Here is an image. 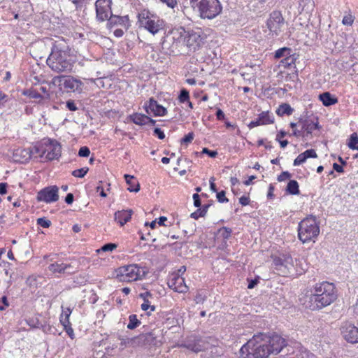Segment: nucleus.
Segmentation results:
<instances>
[{"label": "nucleus", "instance_id": "nucleus-54", "mask_svg": "<svg viewBox=\"0 0 358 358\" xmlns=\"http://www.w3.org/2000/svg\"><path fill=\"white\" fill-rule=\"evenodd\" d=\"M154 135L157 136L161 140L165 138L164 131H162L159 128H155L154 129Z\"/></svg>", "mask_w": 358, "mask_h": 358}, {"label": "nucleus", "instance_id": "nucleus-27", "mask_svg": "<svg viewBox=\"0 0 358 358\" xmlns=\"http://www.w3.org/2000/svg\"><path fill=\"white\" fill-rule=\"evenodd\" d=\"M293 108L288 103L281 104L276 110V113L279 116H283L284 115H289L293 112Z\"/></svg>", "mask_w": 358, "mask_h": 358}, {"label": "nucleus", "instance_id": "nucleus-32", "mask_svg": "<svg viewBox=\"0 0 358 358\" xmlns=\"http://www.w3.org/2000/svg\"><path fill=\"white\" fill-rule=\"evenodd\" d=\"M292 50L288 48H282L278 50H277L275 52V57L277 59L281 58V57H287L291 53Z\"/></svg>", "mask_w": 358, "mask_h": 358}, {"label": "nucleus", "instance_id": "nucleus-9", "mask_svg": "<svg viewBox=\"0 0 358 358\" xmlns=\"http://www.w3.org/2000/svg\"><path fill=\"white\" fill-rule=\"evenodd\" d=\"M117 278L120 281H136L144 275L145 272L136 264L120 267L117 271Z\"/></svg>", "mask_w": 358, "mask_h": 358}, {"label": "nucleus", "instance_id": "nucleus-39", "mask_svg": "<svg viewBox=\"0 0 358 358\" xmlns=\"http://www.w3.org/2000/svg\"><path fill=\"white\" fill-rule=\"evenodd\" d=\"M179 100L180 102L184 103L189 100V95L187 90L183 89L180 91V94L179 95Z\"/></svg>", "mask_w": 358, "mask_h": 358}, {"label": "nucleus", "instance_id": "nucleus-43", "mask_svg": "<svg viewBox=\"0 0 358 358\" xmlns=\"http://www.w3.org/2000/svg\"><path fill=\"white\" fill-rule=\"evenodd\" d=\"M306 160V156L303 153H301L298 155V157L294 161V166H299Z\"/></svg>", "mask_w": 358, "mask_h": 358}, {"label": "nucleus", "instance_id": "nucleus-48", "mask_svg": "<svg viewBox=\"0 0 358 358\" xmlns=\"http://www.w3.org/2000/svg\"><path fill=\"white\" fill-rule=\"evenodd\" d=\"M194 133L189 132L187 135H185L184 138H182L181 139V143H190L194 139Z\"/></svg>", "mask_w": 358, "mask_h": 358}, {"label": "nucleus", "instance_id": "nucleus-31", "mask_svg": "<svg viewBox=\"0 0 358 358\" xmlns=\"http://www.w3.org/2000/svg\"><path fill=\"white\" fill-rule=\"evenodd\" d=\"M258 118L260 120V122L264 124H268L273 122V118L269 115L268 112L262 113Z\"/></svg>", "mask_w": 358, "mask_h": 358}, {"label": "nucleus", "instance_id": "nucleus-61", "mask_svg": "<svg viewBox=\"0 0 358 358\" xmlns=\"http://www.w3.org/2000/svg\"><path fill=\"white\" fill-rule=\"evenodd\" d=\"M259 125H262V124L260 122L259 119L257 118V120H255L254 121H252L249 124V127L250 128H253V127H257V126H259Z\"/></svg>", "mask_w": 358, "mask_h": 358}, {"label": "nucleus", "instance_id": "nucleus-15", "mask_svg": "<svg viewBox=\"0 0 358 358\" xmlns=\"http://www.w3.org/2000/svg\"><path fill=\"white\" fill-rule=\"evenodd\" d=\"M167 283L169 287L176 292L185 293L188 290L185 279L179 274L172 273L170 275Z\"/></svg>", "mask_w": 358, "mask_h": 358}, {"label": "nucleus", "instance_id": "nucleus-33", "mask_svg": "<svg viewBox=\"0 0 358 358\" xmlns=\"http://www.w3.org/2000/svg\"><path fill=\"white\" fill-rule=\"evenodd\" d=\"M141 322L137 319L136 315H131L129 317V323L127 324V328L129 329H134L137 327L139 326Z\"/></svg>", "mask_w": 358, "mask_h": 358}, {"label": "nucleus", "instance_id": "nucleus-18", "mask_svg": "<svg viewBox=\"0 0 358 358\" xmlns=\"http://www.w3.org/2000/svg\"><path fill=\"white\" fill-rule=\"evenodd\" d=\"M144 108L148 114L152 113L157 116H164L167 112L164 107L159 105L152 98L150 99L148 103L145 104Z\"/></svg>", "mask_w": 358, "mask_h": 358}, {"label": "nucleus", "instance_id": "nucleus-51", "mask_svg": "<svg viewBox=\"0 0 358 358\" xmlns=\"http://www.w3.org/2000/svg\"><path fill=\"white\" fill-rule=\"evenodd\" d=\"M206 298V296L203 294L201 292H198L195 296L194 301L196 303H203Z\"/></svg>", "mask_w": 358, "mask_h": 358}, {"label": "nucleus", "instance_id": "nucleus-64", "mask_svg": "<svg viewBox=\"0 0 358 358\" xmlns=\"http://www.w3.org/2000/svg\"><path fill=\"white\" fill-rule=\"evenodd\" d=\"M287 134V133L285 131H280L277 135H276V138H275V140L277 141H280V140L285 137L286 135Z\"/></svg>", "mask_w": 358, "mask_h": 358}, {"label": "nucleus", "instance_id": "nucleus-19", "mask_svg": "<svg viewBox=\"0 0 358 358\" xmlns=\"http://www.w3.org/2000/svg\"><path fill=\"white\" fill-rule=\"evenodd\" d=\"M48 268L50 271L53 273H73L77 271V268L74 267L73 265L70 264H64V263H53L51 264Z\"/></svg>", "mask_w": 358, "mask_h": 358}, {"label": "nucleus", "instance_id": "nucleus-16", "mask_svg": "<svg viewBox=\"0 0 358 358\" xmlns=\"http://www.w3.org/2000/svg\"><path fill=\"white\" fill-rule=\"evenodd\" d=\"M185 41L190 50L195 51L203 43V38L199 32L192 31L185 37Z\"/></svg>", "mask_w": 358, "mask_h": 358}, {"label": "nucleus", "instance_id": "nucleus-10", "mask_svg": "<svg viewBox=\"0 0 358 358\" xmlns=\"http://www.w3.org/2000/svg\"><path fill=\"white\" fill-rule=\"evenodd\" d=\"M267 27L273 36H278L285 29V20L280 11H273L267 20Z\"/></svg>", "mask_w": 358, "mask_h": 358}, {"label": "nucleus", "instance_id": "nucleus-34", "mask_svg": "<svg viewBox=\"0 0 358 358\" xmlns=\"http://www.w3.org/2000/svg\"><path fill=\"white\" fill-rule=\"evenodd\" d=\"M348 145L352 150H358V136L356 133L351 134Z\"/></svg>", "mask_w": 358, "mask_h": 358}, {"label": "nucleus", "instance_id": "nucleus-24", "mask_svg": "<svg viewBox=\"0 0 358 358\" xmlns=\"http://www.w3.org/2000/svg\"><path fill=\"white\" fill-rule=\"evenodd\" d=\"M124 178L126 182L129 185L127 189L129 192H138L140 190V185L133 176L125 174Z\"/></svg>", "mask_w": 358, "mask_h": 358}, {"label": "nucleus", "instance_id": "nucleus-5", "mask_svg": "<svg viewBox=\"0 0 358 358\" xmlns=\"http://www.w3.org/2000/svg\"><path fill=\"white\" fill-rule=\"evenodd\" d=\"M189 4L201 19H214L222 10L219 0H189Z\"/></svg>", "mask_w": 358, "mask_h": 358}, {"label": "nucleus", "instance_id": "nucleus-41", "mask_svg": "<svg viewBox=\"0 0 358 358\" xmlns=\"http://www.w3.org/2000/svg\"><path fill=\"white\" fill-rule=\"evenodd\" d=\"M349 310L352 312L355 318L358 319V295L355 303L350 308Z\"/></svg>", "mask_w": 358, "mask_h": 358}, {"label": "nucleus", "instance_id": "nucleus-42", "mask_svg": "<svg viewBox=\"0 0 358 358\" xmlns=\"http://www.w3.org/2000/svg\"><path fill=\"white\" fill-rule=\"evenodd\" d=\"M90 150L89 148L86 146L81 147L78 151V155L83 157H87L90 155Z\"/></svg>", "mask_w": 358, "mask_h": 358}, {"label": "nucleus", "instance_id": "nucleus-60", "mask_svg": "<svg viewBox=\"0 0 358 358\" xmlns=\"http://www.w3.org/2000/svg\"><path fill=\"white\" fill-rule=\"evenodd\" d=\"M1 301H2V303H3L4 306H0V310H3L6 307H8L9 306V303L8 302L7 297L5 296H3L1 298Z\"/></svg>", "mask_w": 358, "mask_h": 358}, {"label": "nucleus", "instance_id": "nucleus-45", "mask_svg": "<svg viewBox=\"0 0 358 358\" xmlns=\"http://www.w3.org/2000/svg\"><path fill=\"white\" fill-rule=\"evenodd\" d=\"M163 3H165L169 8L174 9L178 6L177 0H159Z\"/></svg>", "mask_w": 358, "mask_h": 358}, {"label": "nucleus", "instance_id": "nucleus-55", "mask_svg": "<svg viewBox=\"0 0 358 358\" xmlns=\"http://www.w3.org/2000/svg\"><path fill=\"white\" fill-rule=\"evenodd\" d=\"M194 204L196 207H199L201 206V199L200 196L198 194H193Z\"/></svg>", "mask_w": 358, "mask_h": 358}, {"label": "nucleus", "instance_id": "nucleus-53", "mask_svg": "<svg viewBox=\"0 0 358 358\" xmlns=\"http://www.w3.org/2000/svg\"><path fill=\"white\" fill-rule=\"evenodd\" d=\"M203 153L207 154L210 157H215L217 155V151L210 150L206 148H204L202 150Z\"/></svg>", "mask_w": 358, "mask_h": 358}, {"label": "nucleus", "instance_id": "nucleus-2", "mask_svg": "<svg viewBox=\"0 0 358 358\" xmlns=\"http://www.w3.org/2000/svg\"><path fill=\"white\" fill-rule=\"evenodd\" d=\"M337 298L334 284L323 281L316 283L313 292L306 294L300 299L302 304L311 310H320L331 303Z\"/></svg>", "mask_w": 358, "mask_h": 358}, {"label": "nucleus", "instance_id": "nucleus-6", "mask_svg": "<svg viewBox=\"0 0 358 358\" xmlns=\"http://www.w3.org/2000/svg\"><path fill=\"white\" fill-rule=\"evenodd\" d=\"M319 234L320 227L315 217H307L299 223L298 237L303 243L315 242Z\"/></svg>", "mask_w": 358, "mask_h": 358}, {"label": "nucleus", "instance_id": "nucleus-38", "mask_svg": "<svg viewBox=\"0 0 358 358\" xmlns=\"http://www.w3.org/2000/svg\"><path fill=\"white\" fill-rule=\"evenodd\" d=\"M37 224L43 228H48L51 225V222L45 217H40L37 219Z\"/></svg>", "mask_w": 358, "mask_h": 358}, {"label": "nucleus", "instance_id": "nucleus-20", "mask_svg": "<svg viewBox=\"0 0 358 358\" xmlns=\"http://www.w3.org/2000/svg\"><path fill=\"white\" fill-rule=\"evenodd\" d=\"M181 346L186 348L194 352H201L206 348V343L202 339L189 340L182 344Z\"/></svg>", "mask_w": 358, "mask_h": 358}, {"label": "nucleus", "instance_id": "nucleus-3", "mask_svg": "<svg viewBox=\"0 0 358 358\" xmlns=\"http://www.w3.org/2000/svg\"><path fill=\"white\" fill-rule=\"evenodd\" d=\"M47 64L57 73H68L72 70L73 64L69 55V48L64 41L55 42L47 59Z\"/></svg>", "mask_w": 358, "mask_h": 358}, {"label": "nucleus", "instance_id": "nucleus-40", "mask_svg": "<svg viewBox=\"0 0 358 358\" xmlns=\"http://www.w3.org/2000/svg\"><path fill=\"white\" fill-rule=\"evenodd\" d=\"M117 248V245L115 243H107L103 245L101 249L98 250L97 252L100 251L106 252V251H113L114 249Z\"/></svg>", "mask_w": 358, "mask_h": 358}, {"label": "nucleus", "instance_id": "nucleus-35", "mask_svg": "<svg viewBox=\"0 0 358 358\" xmlns=\"http://www.w3.org/2000/svg\"><path fill=\"white\" fill-rule=\"evenodd\" d=\"M22 94L33 99H41L42 96L40 93L33 90H24Z\"/></svg>", "mask_w": 358, "mask_h": 358}, {"label": "nucleus", "instance_id": "nucleus-37", "mask_svg": "<svg viewBox=\"0 0 358 358\" xmlns=\"http://www.w3.org/2000/svg\"><path fill=\"white\" fill-rule=\"evenodd\" d=\"M88 170V168H82L80 169H76L72 172V175L74 177L83 178L87 174Z\"/></svg>", "mask_w": 358, "mask_h": 358}, {"label": "nucleus", "instance_id": "nucleus-50", "mask_svg": "<svg viewBox=\"0 0 358 358\" xmlns=\"http://www.w3.org/2000/svg\"><path fill=\"white\" fill-rule=\"evenodd\" d=\"M303 153L306 156V159L310 157L316 158L317 157L316 152L313 149L307 150Z\"/></svg>", "mask_w": 358, "mask_h": 358}, {"label": "nucleus", "instance_id": "nucleus-52", "mask_svg": "<svg viewBox=\"0 0 358 358\" xmlns=\"http://www.w3.org/2000/svg\"><path fill=\"white\" fill-rule=\"evenodd\" d=\"M291 177V174L287 171H283L280 175L278 177V180L281 182L284 181L286 179H288Z\"/></svg>", "mask_w": 358, "mask_h": 358}, {"label": "nucleus", "instance_id": "nucleus-22", "mask_svg": "<svg viewBox=\"0 0 358 358\" xmlns=\"http://www.w3.org/2000/svg\"><path fill=\"white\" fill-rule=\"evenodd\" d=\"M132 213L133 211L131 210L117 211L115 213V220L120 224V226H123L131 220Z\"/></svg>", "mask_w": 358, "mask_h": 358}, {"label": "nucleus", "instance_id": "nucleus-28", "mask_svg": "<svg viewBox=\"0 0 358 358\" xmlns=\"http://www.w3.org/2000/svg\"><path fill=\"white\" fill-rule=\"evenodd\" d=\"M287 192H289L290 194L296 195L299 194V184L297 181L296 180H289V182L287 184Z\"/></svg>", "mask_w": 358, "mask_h": 358}, {"label": "nucleus", "instance_id": "nucleus-17", "mask_svg": "<svg viewBox=\"0 0 358 358\" xmlns=\"http://www.w3.org/2000/svg\"><path fill=\"white\" fill-rule=\"evenodd\" d=\"M298 126L303 130V136L312 134L313 131L319 128L318 122H314L310 119H300L298 122Z\"/></svg>", "mask_w": 358, "mask_h": 358}, {"label": "nucleus", "instance_id": "nucleus-23", "mask_svg": "<svg viewBox=\"0 0 358 358\" xmlns=\"http://www.w3.org/2000/svg\"><path fill=\"white\" fill-rule=\"evenodd\" d=\"M129 22L128 16H118V15H110L108 19V25L113 27L117 24H120L126 27Z\"/></svg>", "mask_w": 358, "mask_h": 358}, {"label": "nucleus", "instance_id": "nucleus-59", "mask_svg": "<svg viewBox=\"0 0 358 358\" xmlns=\"http://www.w3.org/2000/svg\"><path fill=\"white\" fill-rule=\"evenodd\" d=\"M73 201V194L71 193L67 194L65 198V202L68 204H71Z\"/></svg>", "mask_w": 358, "mask_h": 358}, {"label": "nucleus", "instance_id": "nucleus-49", "mask_svg": "<svg viewBox=\"0 0 358 358\" xmlns=\"http://www.w3.org/2000/svg\"><path fill=\"white\" fill-rule=\"evenodd\" d=\"M66 106V108L71 111H76L78 110V107L76 106V104L75 103L74 101H73V100L67 101Z\"/></svg>", "mask_w": 358, "mask_h": 358}, {"label": "nucleus", "instance_id": "nucleus-14", "mask_svg": "<svg viewBox=\"0 0 358 358\" xmlns=\"http://www.w3.org/2000/svg\"><path fill=\"white\" fill-rule=\"evenodd\" d=\"M111 0H97L95 3L96 18L99 21L109 19L111 14Z\"/></svg>", "mask_w": 358, "mask_h": 358}, {"label": "nucleus", "instance_id": "nucleus-11", "mask_svg": "<svg viewBox=\"0 0 358 358\" xmlns=\"http://www.w3.org/2000/svg\"><path fill=\"white\" fill-rule=\"evenodd\" d=\"M340 329L343 338L347 342L352 344L358 343V326L345 321L342 323Z\"/></svg>", "mask_w": 358, "mask_h": 358}, {"label": "nucleus", "instance_id": "nucleus-25", "mask_svg": "<svg viewBox=\"0 0 358 358\" xmlns=\"http://www.w3.org/2000/svg\"><path fill=\"white\" fill-rule=\"evenodd\" d=\"M319 98L325 106H329L338 102L337 98L327 92L320 94Z\"/></svg>", "mask_w": 358, "mask_h": 358}, {"label": "nucleus", "instance_id": "nucleus-30", "mask_svg": "<svg viewBox=\"0 0 358 358\" xmlns=\"http://www.w3.org/2000/svg\"><path fill=\"white\" fill-rule=\"evenodd\" d=\"M71 313V310L70 308H66V310H63L60 315L59 320L63 327H66L67 324H70L69 316Z\"/></svg>", "mask_w": 358, "mask_h": 358}, {"label": "nucleus", "instance_id": "nucleus-47", "mask_svg": "<svg viewBox=\"0 0 358 358\" xmlns=\"http://www.w3.org/2000/svg\"><path fill=\"white\" fill-rule=\"evenodd\" d=\"M217 199L220 203L228 202V199L225 196V192L223 190L217 193Z\"/></svg>", "mask_w": 358, "mask_h": 358}, {"label": "nucleus", "instance_id": "nucleus-46", "mask_svg": "<svg viewBox=\"0 0 358 358\" xmlns=\"http://www.w3.org/2000/svg\"><path fill=\"white\" fill-rule=\"evenodd\" d=\"M354 22V17L352 15H348L344 16L343 19V24L344 25H352Z\"/></svg>", "mask_w": 358, "mask_h": 358}, {"label": "nucleus", "instance_id": "nucleus-1", "mask_svg": "<svg viewBox=\"0 0 358 358\" xmlns=\"http://www.w3.org/2000/svg\"><path fill=\"white\" fill-rule=\"evenodd\" d=\"M286 341L278 334L254 335L239 350L243 358H268L278 354L286 346Z\"/></svg>", "mask_w": 358, "mask_h": 358}, {"label": "nucleus", "instance_id": "nucleus-36", "mask_svg": "<svg viewBox=\"0 0 358 358\" xmlns=\"http://www.w3.org/2000/svg\"><path fill=\"white\" fill-rule=\"evenodd\" d=\"M231 229L227 227H222L218 231L219 234L224 241L227 240L231 236Z\"/></svg>", "mask_w": 358, "mask_h": 358}, {"label": "nucleus", "instance_id": "nucleus-8", "mask_svg": "<svg viewBox=\"0 0 358 358\" xmlns=\"http://www.w3.org/2000/svg\"><path fill=\"white\" fill-rule=\"evenodd\" d=\"M35 153L39 157L47 160H54L61 155V145L55 140H48L39 147H34Z\"/></svg>", "mask_w": 358, "mask_h": 358}, {"label": "nucleus", "instance_id": "nucleus-26", "mask_svg": "<svg viewBox=\"0 0 358 358\" xmlns=\"http://www.w3.org/2000/svg\"><path fill=\"white\" fill-rule=\"evenodd\" d=\"M130 119L136 124L145 125L148 124V116L141 113H134L130 115Z\"/></svg>", "mask_w": 358, "mask_h": 358}, {"label": "nucleus", "instance_id": "nucleus-58", "mask_svg": "<svg viewBox=\"0 0 358 358\" xmlns=\"http://www.w3.org/2000/svg\"><path fill=\"white\" fill-rule=\"evenodd\" d=\"M66 332L67 333V334L71 337V338H73V329L71 328V324H67L66 327H64Z\"/></svg>", "mask_w": 358, "mask_h": 358}, {"label": "nucleus", "instance_id": "nucleus-56", "mask_svg": "<svg viewBox=\"0 0 358 358\" xmlns=\"http://www.w3.org/2000/svg\"><path fill=\"white\" fill-rule=\"evenodd\" d=\"M239 202L242 206H247L250 203V198L248 196H243L239 199Z\"/></svg>", "mask_w": 358, "mask_h": 358}, {"label": "nucleus", "instance_id": "nucleus-57", "mask_svg": "<svg viewBox=\"0 0 358 358\" xmlns=\"http://www.w3.org/2000/svg\"><path fill=\"white\" fill-rule=\"evenodd\" d=\"M214 181H215L214 177H211L210 178V188L212 192H217V189L216 188L215 184L214 183Z\"/></svg>", "mask_w": 358, "mask_h": 358}, {"label": "nucleus", "instance_id": "nucleus-29", "mask_svg": "<svg viewBox=\"0 0 358 358\" xmlns=\"http://www.w3.org/2000/svg\"><path fill=\"white\" fill-rule=\"evenodd\" d=\"M296 56L294 54H290L287 57L283 58L280 61V65L284 67H289L295 64Z\"/></svg>", "mask_w": 358, "mask_h": 358}, {"label": "nucleus", "instance_id": "nucleus-12", "mask_svg": "<svg viewBox=\"0 0 358 358\" xmlns=\"http://www.w3.org/2000/svg\"><path fill=\"white\" fill-rule=\"evenodd\" d=\"M59 198V188L56 185L48 186L41 189L36 196L38 201L46 203L56 202Z\"/></svg>", "mask_w": 358, "mask_h": 358}, {"label": "nucleus", "instance_id": "nucleus-4", "mask_svg": "<svg viewBox=\"0 0 358 358\" xmlns=\"http://www.w3.org/2000/svg\"><path fill=\"white\" fill-rule=\"evenodd\" d=\"M274 268L283 276L301 275L306 269L301 267V261L294 259L289 254H281L273 257Z\"/></svg>", "mask_w": 358, "mask_h": 358}, {"label": "nucleus", "instance_id": "nucleus-62", "mask_svg": "<svg viewBox=\"0 0 358 358\" xmlns=\"http://www.w3.org/2000/svg\"><path fill=\"white\" fill-rule=\"evenodd\" d=\"M152 294L150 292H145L143 293H141L139 296L143 299V301L148 300V297L151 296Z\"/></svg>", "mask_w": 358, "mask_h": 358}, {"label": "nucleus", "instance_id": "nucleus-13", "mask_svg": "<svg viewBox=\"0 0 358 358\" xmlns=\"http://www.w3.org/2000/svg\"><path fill=\"white\" fill-rule=\"evenodd\" d=\"M54 83H59V85H63L68 92H80L81 90V81L71 76H57L53 78Z\"/></svg>", "mask_w": 358, "mask_h": 358}, {"label": "nucleus", "instance_id": "nucleus-21", "mask_svg": "<svg viewBox=\"0 0 358 358\" xmlns=\"http://www.w3.org/2000/svg\"><path fill=\"white\" fill-rule=\"evenodd\" d=\"M34 155H36L35 153L34 147L32 148V150L20 148L15 150L14 152V157L15 160L22 163L27 162Z\"/></svg>", "mask_w": 358, "mask_h": 358}, {"label": "nucleus", "instance_id": "nucleus-7", "mask_svg": "<svg viewBox=\"0 0 358 358\" xmlns=\"http://www.w3.org/2000/svg\"><path fill=\"white\" fill-rule=\"evenodd\" d=\"M138 18L139 27L145 29L154 35L163 28V21L149 10L141 11L138 14Z\"/></svg>", "mask_w": 358, "mask_h": 358}, {"label": "nucleus", "instance_id": "nucleus-63", "mask_svg": "<svg viewBox=\"0 0 358 358\" xmlns=\"http://www.w3.org/2000/svg\"><path fill=\"white\" fill-rule=\"evenodd\" d=\"M7 184L6 182L0 183V194H4L6 193Z\"/></svg>", "mask_w": 358, "mask_h": 358}, {"label": "nucleus", "instance_id": "nucleus-44", "mask_svg": "<svg viewBox=\"0 0 358 358\" xmlns=\"http://www.w3.org/2000/svg\"><path fill=\"white\" fill-rule=\"evenodd\" d=\"M149 308L150 309V311H155V306H151L150 302L148 300L144 301V302L141 304V309L144 311H146Z\"/></svg>", "mask_w": 358, "mask_h": 358}]
</instances>
